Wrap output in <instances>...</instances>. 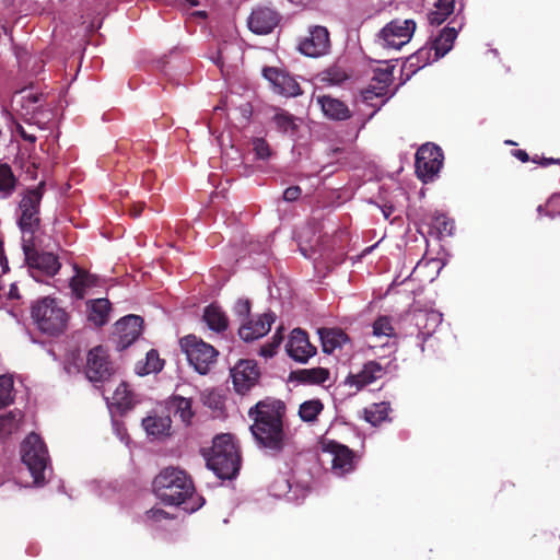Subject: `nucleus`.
I'll return each instance as SVG.
<instances>
[{
    "instance_id": "nucleus-1",
    "label": "nucleus",
    "mask_w": 560,
    "mask_h": 560,
    "mask_svg": "<svg viewBox=\"0 0 560 560\" xmlns=\"http://www.w3.org/2000/svg\"><path fill=\"white\" fill-rule=\"evenodd\" d=\"M285 411L282 400L270 397L259 400L248 410V417L253 420L249 429L256 443L272 455L281 453L285 445Z\"/></svg>"
},
{
    "instance_id": "nucleus-2",
    "label": "nucleus",
    "mask_w": 560,
    "mask_h": 560,
    "mask_svg": "<svg viewBox=\"0 0 560 560\" xmlns=\"http://www.w3.org/2000/svg\"><path fill=\"white\" fill-rule=\"evenodd\" d=\"M202 455L208 468L220 479L231 480L237 476L242 458L232 434L222 433L217 435L212 441L211 448L209 451L202 450Z\"/></svg>"
},
{
    "instance_id": "nucleus-3",
    "label": "nucleus",
    "mask_w": 560,
    "mask_h": 560,
    "mask_svg": "<svg viewBox=\"0 0 560 560\" xmlns=\"http://www.w3.org/2000/svg\"><path fill=\"white\" fill-rule=\"evenodd\" d=\"M45 191L46 182L40 180L36 186L28 187L21 194L18 225L23 234L22 238H34L35 233L40 229V203Z\"/></svg>"
},
{
    "instance_id": "nucleus-4",
    "label": "nucleus",
    "mask_w": 560,
    "mask_h": 560,
    "mask_svg": "<svg viewBox=\"0 0 560 560\" xmlns=\"http://www.w3.org/2000/svg\"><path fill=\"white\" fill-rule=\"evenodd\" d=\"M32 318L42 332L58 336L67 329L69 314L58 305L56 299L46 296L32 306Z\"/></svg>"
},
{
    "instance_id": "nucleus-5",
    "label": "nucleus",
    "mask_w": 560,
    "mask_h": 560,
    "mask_svg": "<svg viewBox=\"0 0 560 560\" xmlns=\"http://www.w3.org/2000/svg\"><path fill=\"white\" fill-rule=\"evenodd\" d=\"M179 346L189 365L201 375L208 374L217 363L219 351L195 335L180 338Z\"/></svg>"
},
{
    "instance_id": "nucleus-6",
    "label": "nucleus",
    "mask_w": 560,
    "mask_h": 560,
    "mask_svg": "<svg viewBox=\"0 0 560 560\" xmlns=\"http://www.w3.org/2000/svg\"><path fill=\"white\" fill-rule=\"evenodd\" d=\"M21 457L34 482L36 485L44 482L49 456L47 447L38 434L31 433L25 438L21 444Z\"/></svg>"
},
{
    "instance_id": "nucleus-7",
    "label": "nucleus",
    "mask_w": 560,
    "mask_h": 560,
    "mask_svg": "<svg viewBox=\"0 0 560 560\" xmlns=\"http://www.w3.org/2000/svg\"><path fill=\"white\" fill-rule=\"evenodd\" d=\"M86 378L94 384L96 388L110 381L115 375V366L112 362L108 351L103 346H96L86 353L84 365Z\"/></svg>"
},
{
    "instance_id": "nucleus-8",
    "label": "nucleus",
    "mask_w": 560,
    "mask_h": 560,
    "mask_svg": "<svg viewBox=\"0 0 560 560\" xmlns=\"http://www.w3.org/2000/svg\"><path fill=\"white\" fill-rule=\"evenodd\" d=\"M22 249L33 277H36L37 273L54 277L60 270L61 264L58 256L52 253L36 249L34 238H22Z\"/></svg>"
},
{
    "instance_id": "nucleus-9",
    "label": "nucleus",
    "mask_w": 560,
    "mask_h": 560,
    "mask_svg": "<svg viewBox=\"0 0 560 560\" xmlns=\"http://www.w3.org/2000/svg\"><path fill=\"white\" fill-rule=\"evenodd\" d=\"M444 155L440 147L433 143L422 144L416 153V174L423 183L434 179L443 165Z\"/></svg>"
},
{
    "instance_id": "nucleus-10",
    "label": "nucleus",
    "mask_w": 560,
    "mask_h": 560,
    "mask_svg": "<svg viewBox=\"0 0 560 560\" xmlns=\"http://www.w3.org/2000/svg\"><path fill=\"white\" fill-rule=\"evenodd\" d=\"M416 31V22L411 19H396L387 23L380 32L378 39L383 47L400 49L408 44Z\"/></svg>"
},
{
    "instance_id": "nucleus-11",
    "label": "nucleus",
    "mask_w": 560,
    "mask_h": 560,
    "mask_svg": "<svg viewBox=\"0 0 560 560\" xmlns=\"http://www.w3.org/2000/svg\"><path fill=\"white\" fill-rule=\"evenodd\" d=\"M205 503L206 500L196 491L191 477L177 467V518L180 511L191 514L201 509Z\"/></svg>"
},
{
    "instance_id": "nucleus-12",
    "label": "nucleus",
    "mask_w": 560,
    "mask_h": 560,
    "mask_svg": "<svg viewBox=\"0 0 560 560\" xmlns=\"http://www.w3.org/2000/svg\"><path fill=\"white\" fill-rule=\"evenodd\" d=\"M143 329V318L139 315H127L114 325L112 341L116 350L122 351L132 345L141 335Z\"/></svg>"
},
{
    "instance_id": "nucleus-13",
    "label": "nucleus",
    "mask_w": 560,
    "mask_h": 560,
    "mask_svg": "<svg viewBox=\"0 0 560 560\" xmlns=\"http://www.w3.org/2000/svg\"><path fill=\"white\" fill-rule=\"evenodd\" d=\"M234 390L238 395H246L259 382L260 370L254 360H238L230 370Z\"/></svg>"
},
{
    "instance_id": "nucleus-14",
    "label": "nucleus",
    "mask_w": 560,
    "mask_h": 560,
    "mask_svg": "<svg viewBox=\"0 0 560 560\" xmlns=\"http://www.w3.org/2000/svg\"><path fill=\"white\" fill-rule=\"evenodd\" d=\"M142 427L149 436L163 440L171 435L172 417L167 406L153 409L142 419Z\"/></svg>"
},
{
    "instance_id": "nucleus-15",
    "label": "nucleus",
    "mask_w": 560,
    "mask_h": 560,
    "mask_svg": "<svg viewBox=\"0 0 560 560\" xmlns=\"http://www.w3.org/2000/svg\"><path fill=\"white\" fill-rule=\"evenodd\" d=\"M152 491L159 500L158 504L175 506V467L167 466L155 476Z\"/></svg>"
},
{
    "instance_id": "nucleus-16",
    "label": "nucleus",
    "mask_w": 560,
    "mask_h": 560,
    "mask_svg": "<svg viewBox=\"0 0 560 560\" xmlns=\"http://www.w3.org/2000/svg\"><path fill=\"white\" fill-rule=\"evenodd\" d=\"M262 75L272 84L273 91L281 95L294 97L302 94L296 80L279 68L265 67L262 69Z\"/></svg>"
},
{
    "instance_id": "nucleus-17",
    "label": "nucleus",
    "mask_w": 560,
    "mask_h": 560,
    "mask_svg": "<svg viewBox=\"0 0 560 560\" xmlns=\"http://www.w3.org/2000/svg\"><path fill=\"white\" fill-rule=\"evenodd\" d=\"M285 350L288 355L299 363H306L317 351L316 347L310 342L306 331L301 328H294L291 331Z\"/></svg>"
},
{
    "instance_id": "nucleus-18",
    "label": "nucleus",
    "mask_w": 560,
    "mask_h": 560,
    "mask_svg": "<svg viewBox=\"0 0 560 560\" xmlns=\"http://www.w3.org/2000/svg\"><path fill=\"white\" fill-rule=\"evenodd\" d=\"M323 450L331 454V467L337 475L342 476L354 469V452L348 446L330 440L323 444Z\"/></svg>"
},
{
    "instance_id": "nucleus-19",
    "label": "nucleus",
    "mask_w": 560,
    "mask_h": 560,
    "mask_svg": "<svg viewBox=\"0 0 560 560\" xmlns=\"http://www.w3.org/2000/svg\"><path fill=\"white\" fill-rule=\"evenodd\" d=\"M330 46L328 30L324 26H314L310 35L299 44V50L308 57H318L327 52Z\"/></svg>"
},
{
    "instance_id": "nucleus-20",
    "label": "nucleus",
    "mask_w": 560,
    "mask_h": 560,
    "mask_svg": "<svg viewBox=\"0 0 560 560\" xmlns=\"http://www.w3.org/2000/svg\"><path fill=\"white\" fill-rule=\"evenodd\" d=\"M280 15L270 8L259 7L250 13L247 25L248 28L258 35L271 33L280 22Z\"/></svg>"
},
{
    "instance_id": "nucleus-21",
    "label": "nucleus",
    "mask_w": 560,
    "mask_h": 560,
    "mask_svg": "<svg viewBox=\"0 0 560 560\" xmlns=\"http://www.w3.org/2000/svg\"><path fill=\"white\" fill-rule=\"evenodd\" d=\"M275 320V313H264L262 315L258 316L256 320L249 319L244 322L238 329V336L246 342L261 338L269 332Z\"/></svg>"
},
{
    "instance_id": "nucleus-22",
    "label": "nucleus",
    "mask_w": 560,
    "mask_h": 560,
    "mask_svg": "<svg viewBox=\"0 0 560 560\" xmlns=\"http://www.w3.org/2000/svg\"><path fill=\"white\" fill-rule=\"evenodd\" d=\"M460 27L462 22H458L457 19H453L447 26L440 31L439 35L430 44L434 50L433 59L444 57L453 48Z\"/></svg>"
},
{
    "instance_id": "nucleus-23",
    "label": "nucleus",
    "mask_w": 560,
    "mask_h": 560,
    "mask_svg": "<svg viewBox=\"0 0 560 560\" xmlns=\"http://www.w3.org/2000/svg\"><path fill=\"white\" fill-rule=\"evenodd\" d=\"M384 375L383 366L376 361L366 362L357 374H349L346 384L354 386L357 390L372 384Z\"/></svg>"
},
{
    "instance_id": "nucleus-24",
    "label": "nucleus",
    "mask_w": 560,
    "mask_h": 560,
    "mask_svg": "<svg viewBox=\"0 0 560 560\" xmlns=\"http://www.w3.org/2000/svg\"><path fill=\"white\" fill-rule=\"evenodd\" d=\"M74 271L75 275L70 279L69 287L75 299L83 300L89 289L98 285L100 277L90 273L78 265H74Z\"/></svg>"
},
{
    "instance_id": "nucleus-25",
    "label": "nucleus",
    "mask_w": 560,
    "mask_h": 560,
    "mask_svg": "<svg viewBox=\"0 0 560 560\" xmlns=\"http://www.w3.org/2000/svg\"><path fill=\"white\" fill-rule=\"evenodd\" d=\"M416 326L419 329V335L422 337L424 343L435 332L436 328L441 325L443 317L438 311H419L415 315Z\"/></svg>"
},
{
    "instance_id": "nucleus-26",
    "label": "nucleus",
    "mask_w": 560,
    "mask_h": 560,
    "mask_svg": "<svg viewBox=\"0 0 560 560\" xmlns=\"http://www.w3.org/2000/svg\"><path fill=\"white\" fill-rule=\"evenodd\" d=\"M371 81L370 88L364 92L365 100H371L372 95L383 96L386 94L388 86L393 82V69L388 66L386 68H376Z\"/></svg>"
},
{
    "instance_id": "nucleus-27",
    "label": "nucleus",
    "mask_w": 560,
    "mask_h": 560,
    "mask_svg": "<svg viewBox=\"0 0 560 560\" xmlns=\"http://www.w3.org/2000/svg\"><path fill=\"white\" fill-rule=\"evenodd\" d=\"M317 102L326 117L334 120H346L351 117L348 106L340 100L329 95L317 97Z\"/></svg>"
},
{
    "instance_id": "nucleus-28",
    "label": "nucleus",
    "mask_w": 560,
    "mask_h": 560,
    "mask_svg": "<svg viewBox=\"0 0 560 560\" xmlns=\"http://www.w3.org/2000/svg\"><path fill=\"white\" fill-rule=\"evenodd\" d=\"M88 319L95 326L102 327L108 323L112 303L108 299H93L86 302Z\"/></svg>"
},
{
    "instance_id": "nucleus-29",
    "label": "nucleus",
    "mask_w": 560,
    "mask_h": 560,
    "mask_svg": "<svg viewBox=\"0 0 560 560\" xmlns=\"http://www.w3.org/2000/svg\"><path fill=\"white\" fill-rule=\"evenodd\" d=\"M323 351L331 354L336 349L349 342L348 335L340 328H320L318 330Z\"/></svg>"
},
{
    "instance_id": "nucleus-30",
    "label": "nucleus",
    "mask_w": 560,
    "mask_h": 560,
    "mask_svg": "<svg viewBox=\"0 0 560 560\" xmlns=\"http://www.w3.org/2000/svg\"><path fill=\"white\" fill-rule=\"evenodd\" d=\"M330 372L326 368H312L292 371L290 380L302 384L320 385L328 381Z\"/></svg>"
},
{
    "instance_id": "nucleus-31",
    "label": "nucleus",
    "mask_w": 560,
    "mask_h": 560,
    "mask_svg": "<svg viewBox=\"0 0 560 560\" xmlns=\"http://www.w3.org/2000/svg\"><path fill=\"white\" fill-rule=\"evenodd\" d=\"M202 318L209 329L215 332H223L229 327V317L226 313L221 306L214 303L205 307Z\"/></svg>"
},
{
    "instance_id": "nucleus-32",
    "label": "nucleus",
    "mask_w": 560,
    "mask_h": 560,
    "mask_svg": "<svg viewBox=\"0 0 560 560\" xmlns=\"http://www.w3.org/2000/svg\"><path fill=\"white\" fill-rule=\"evenodd\" d=\"M23 420V412L20 409H13L5 415L0 416V439L5 440L18 432Z\"/></svg>"
},
{
    "instance_id": "nucleus-33",
    "label": "nucleus",
    "mask_w": 560,
    "mask_h": 560,
    "mask_svg": "<svg viewBox=\"0 0 560 560\" xmlns=\"http://www.w3.org/2000/svg\"><path fill=\"white\" fill-rule=\"evenodd\" d=\"M434 58V50L430 45H425L419 48L415 54L410 55L407 60L405 67L408 68L412 73L418 70L424 68L427 65L432 61H436Z\"/></svg>"
},
{
    "instance_id": "nucleus-34",
    "label": "nucleus",
    "mask_w": 560,
    "mask_h": 560,
    "mask_svg": "<svg viewBox=\"0 0 560 560\" xmlns=\"http://www.w3.org/2000/svg\"><path fill=\"white\" fill-rule=\"evenodd\" d=\"M456 0H436L433 9L428 13V21L431 25H441L451 14L454 13Z\"/></svg>"
},
{
    "instance_id": "nucleus-35",
    "label": "nucleus",
    "mask_w": 560,
    "mask_h": 560,
    "mask_svg": "<svg viewBox=\"0 0 560 560\" xmlns=\"http://www.w3.org/2000/svg\"><path fill=\"white\" fill-rule=\"evenodd\" d=\"M19 185V178L12 171V167L7 163H0V197H11Z\"/></svg>"
},
{
    "instance_id": "nucleus-36",
    "label": "nucleus",
    "mask_w": 560,
    "mask_h": 560,
    "mask_svg": "<svg viewBox=\"0 0 560 560\" xmlns=\"http://www.w3.org/2000/svg\"><path fill=\"white\" fill-rule=\"evenodd\" d=\"M113 405L117 407L120 412H126L136 404L133 393L128 388V384L121 382L113 393Z\"/></svg>"
},
{
    "instance_id": "nucleus-37",
    "label": "nucleus",
    "mask_w": 560,
    "mask_h": 560,
    "mask_svg": "<svg viewBox=\"0 0 560 560\" xmlns=\"http://www.w3.org/2000/svg\"><path fill=\"white\" fill-rule=\"evenodd\" d=\"M164 361L160 359L159 352L151 349L145 357L144 363L138 362L136 371L139 375H148L151 373H158L163 369Z\"/></svg>"
},
{
    "instance_id": "nucleus-38",
    "label": "nucleus",
    "mask_w": 560,
    "mask_h": 560,
    "mask_svg": "<svg viewBox=\"0 0 560 560\" xmlns=\"http://www.w3.org/2000/svg\"><path fill=\"white\" fill-rule=\"evenodd\" d=\"M323 410L324 404L320 399H310L300 405L299 417L304 422H314Z\"/></svg>"
},
{
    "instance_id": "nucleus-39",
    "label": "nucleus",
    "mask_w": 560,
    "mask_h": 560,
    "mask_svg": "<svg viewBox=\"0 0 560 560\" xmlns=\"http://www.w3.org/2000/svg\"><path fill=\"white\" fill-rule=\"evenodd\" d=\"M278 131L283 133H295L298 126L295 124V117L284 109H278L272 117Z\"/></svg>"
},
{
    "instance_id": "nucleus-40",
    "label": "nucleus",
    "mask_w": 560,
    "mask_h": 560,
    "mask_svg": "<svg viewBox=\"0 0 560 560\" xmlns=\"http://www.w3.org/2000/svg\"><path fill=\"white\" fill-rule=\"evenodd\" d=\"M431 228L434 229L440 237L451 236L454 230V221L444 213H434L431 218Z\"/></svg>"
},
{
    "instance_id": "nucleus-41",
    "label": "nucleus",
    "mask_w": 560,
    "mask_h": 560,
    "mask_svg": "<svg viewBox=\"0 0 560 560\" xmlns=\"http://www.w3.org/2000/svg\"><path fill=\"white\" fill-rule=\"evenodd\" d=\"M388 417V408L385 404L374 405L364 410V419L373 425H378Z\"/></svg>"
},
{
    "instance_id": "nucleus-42",
    "label": "nucleus",
    "mask_w": 560,
    "mask_h": 560,
    "mask_svg": "<svg viewBox=\"0 0 560 560\" xmlns=\"http://www.w3.org/2000/svg\"><path fill=\"white\" fill-rule=\"evenodd\" d=\"M372 328L375 337H393L395 335V328L392 325V318L389 316L377 317Z\"/></svg>"
},
{
    "instance_id": "nucleus-43",
    "label": "nucleus",
    "mask_w": 560,
    "mask_h": 560,
    "mask_svg": "<svg viewBox=\"0 0 560 560\" xmlns=\"http://www.w3.org/2000/svg\"><path fill=\"white\" fill-rule=\"evenodd\" d=\"M13 380L11 376H0V409L13 402Z\"/></svg>"
},
{
    "instance_id": "nucleus-44",
    "label": "nucleus",
    "mask_w": 560,
    "mask_h": 560,
    "mask_svg": "<svg viewBox=\"0 0 560 560\" xmlns=\"http://www.w3.org/2000/svg\"><path fill=\"white\" fill-rule=\"evenodd\" d=\"M177 413H179L182 421L186 425H190L191 419L195 416V412L192 411L191 408V399L177 395Z\"/></svg>"
},
{
    "instance_id": "nucleus-45",
    "label": "nucleus",
    "mask_w": 560,
    "mask_h": 560,
    "mask_svg": "<svg viewBox=\"0 0 560 560\" xmlns=\"http://www.w3.org/2000/svg\"><path fill=\"white\" fill-rule=\"evenodd\" d=\"M283 340L282 329L279 328L272 336V340L260 348V355L271 358L276 354L277 349Z\"/></svg>"
},
{
    "instance_id": "nucleus-46",
    "label": "nucleus",
    "mask_w": 560,
    "mask_h": 560,
    "mask_svg": "<svg viewBox=\"0 0 560 560\" xmlns=\"http://www.w3.org/2000/svg\"><path fill=\"white\" fill-rule=\"evenodd\" d=\"M253 150L258 160H268L271 156V149L264 138L253 140Z\"/></svg>"
},
{
    "instance_id": "nucleus-47",
    "label": "nucleus",
    "mask_w": 560,
    "mask_h": 560,
    "mask_svg": "<svg viewBox=\"0 0 560 560\" xmlns=\"http://www.w3.org/2000/svg\"><path fill=\"white\" fill-rule=\"evenodd\" d=\"M252 303L248 299H238L234 305V314L242 320L248 318L250 314Z\"/></svg>"
},
{
    "instance_id": "nucleus-48",
    "label": "nucleus",
    "mask_w": 560,
    "mask_h": 560,
    "mask_svg": "<svg viewBox=\"0 0 560 560\" xmlns=\"http://www.w3.org/2000/svg\"><path fill=\"white\" fill-rule=\"evenodd\" d=\"M148 518L154 521V522H162L164 520H172L173 514L171 512H167L159 506H154L151 510L147 512Z\"/></svg>"
},
{
    "instance_id": "nucleus-49",
    "label": "nucleus",
    "mask_w": 560,
    "mask_h": 560,
    "mask_svg": "<svg viewBox=\"0 0 560 560\" xmlns=\"http://www.w3.org/2000/svg\"><path fill=\"white\" fill-rule=\"evenodd\" d=\"M171 57L172 52L170 56L165 55L156 60V68L165 75L170 77V80H172V73L170 71L173 69V66L171 65Z\"/></svg>"
},
{
    "instance_id": "nucleus-50",
    "label": "nucleus",
    "mask_w": 560,
    "mask_h": 560,
    "mask_svg": "<svg viewBox=\"0 0 560 560\" xmlns=\"http://www.w3.org/2000/svg\"><path fill=\"white\" fill-rule=\"evenodd\" d=\"M21 167L24 170L30 179L37 178L38 164L34 160H28L27 162L22 163Z\"/></svg>"
},
{
    "instance_id": "nucleus-51",
    "label": "nucleus",
    "mask_w": 560,
    "mask_h": 560,
    "mask_svg": "<svg viewBox=\"0 0 560 560\" xmlns=\"http://www.w3.org/2000/svg\"><path fill=\"white\" fill-rule=\"evenodd\" d=\"M302 189L300 186H290L283 191V199L285 201H295L300 198Z\"/></svg>"
},
{
    "instance_id": "nucleus-52",
    "label": "nucleus",
    "mask_w": 560,
    "mask_h": 560,
    "mask_svg": "<svg viewBox=\"0 0 560 560\" xmlns=\"http://www.w3.org/2000/svg\"><path fill=\"white\" fill-rule=\"evenodd\" d=\"M532 161L534 163L539 164L540 166L547 167L551 164H559L560 165V159H552V158H542L539 159L537 155H535Z\"/></svg>"
},
{
    "instance_id": "nucleus-53",
    "label": "nucleus",
    "mask_w": 560,
    "mask_h": 560,
    "mask_svg": "<svg viewBox=\"0 0 560 560\" xmlns=\"http://www.w3.org/2000/svg\"><path fill=\"white\" fill-rule=\"evenodd\" d=\"M515 485L512 481H503L501 483L499 493L503 497H511L514 491Z\"/></svg>"
},
{
    "instance_id": "nucleus-54",
    "label": "nucleus",
    "mask_w": 560,
    "mask_h": 560,
    "mask_svg": "<svg viewBox=\"0 0 560 560\" xmlns=\"http://www.w3.org/2000/svg\"><path fill=\"white\" fill-rule=\"evenodd\" d=\"M145 207L144 202H137L132 203L129 208V215L132 218H138L142 213L143 209Z\"/></svg>"
},
{
    "instance_id": "nucleus-55",
    "label": "nucleus",
    "mask_w": 560,
    "mask_h": 560,
    "mask_svg": "<svg viewBox=\"0 0 560 560\" xmlns=\"http://www.w3.org/2000/svg\"><path fill=\"white\" fill-rule=\"evenodd\" d=\"M16 130L23 140L30 143H35L36 137L32 133L26 132V130L21 125L18 126Z\"/></svg>"
},
{
    "instance_id": "nucleus-56",
    "label": "nucleus",
    "mask_w": 560,
    "mask_h": 560,
    "mask_svg": "<svg viewBox=\"0 0 560 560\" xmlns=\"http://www.w3.org/2000/svg\"><path fill=\"white\" fill-rule=\"evenodd\" d=\"M512 155L515 156L517 160H520L523 163H526L529 161V155L525 150L522 149H515L512 151Z\"/></svg>"
},
{
    "instance_id": "nucleus-57",
    "label": "nucleus",
    "mask_w": 560,
    "mask_h": 560,
    "mask_svg": "<svg viewBox=\"0 0 560 560\" xmlns=\"http://www.w3.org/2000/svg\"><path fill=\"white\" fill-rule=\"evenodd\" d=\"M8 296H9V299H19L20 298L19 289H18L15 283H12L10 285V290H9Z\"/></svg>"
},
{
    "instance_id": "nucleus-58",
    "label": "nucleus",
    "mask_w": 560,
    "mask_h": 560,
    "mask_svg": "<svg viewBox=\"0 0 560 560\" xmlns=\"http://www.w3.org/2000/svg\"><path fill=\"white\" fill-rule=\"evenodd\" d=\"M558 202H560V194H556V195H552L549 199H548V207H553L555 205H557ZM558 214H560V210L557 212Z\"/></svg>"
},
{
    "instance_id": "nucleus-59",
    "label": "nucleus",
    "mask_w": 560,
    "mask_h": 560,
    "mask_svg": "<svg viewBox=\"0 0 560 560\" xmlns=\"http://www.w3.org/2000/svg\"><path fill=\"white\" fill-rule=\"evenodd\" d=\"M192 18L207 19L208 14L206 11H195L191 13Z\"/></svg>"
},
{
    "instance_id": "nucleus-60",
    "label": "nucleus",
    "mask_w": 560,
    "mask_h": 560,
    "mask_svg": "<svg viewBox=\"0 0 560 560\" xmlns=\"http://www.w3.org/2000/svg\"><path fill=\"white\" fill-rule=\"evenodd\" d=\"M185 3L189 4L190 7H197L199 4V0H183Z\"/></svg>"
},
{
    "instance_id": "nucleus-61",
    "label": "nucleus",
    "mask_w": 560,
    "mask_h": 560,
    "mask_svg": "<svg viewBox=\"0 0 560 560\" xmlns=\"http://www.w3.org/2000/svg\"><path fill=\"white\" fill-rule=\"evenodd\" d=\"M3 253V242L0 240V254Z\"/></svg>"
},
{
    "instance_id": "nucleus-62",
    "label": "nucleus",
    "mask_w": 560,
    "mask_h": 560,
    "mask_svg": "<svg viewBox=\"0 0 560 560\" xmlns=\"http://www.w3.org/2000/svg\"><path fill=\"white\" fill-rule=\"evenodd\" d=\"M173 401H174V397H173V396H171V397H170V400H168V402H167V405L172 404Z\"/></svg>"
}]
</instances>
